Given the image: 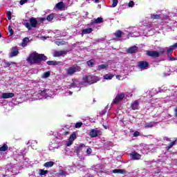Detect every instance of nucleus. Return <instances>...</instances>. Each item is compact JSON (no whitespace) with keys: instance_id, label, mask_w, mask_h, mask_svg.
I'll return each mask as SVG.
<instances>
[{"instance_id":"46","label":"nucleus","mask_w":177,"mask_h":177,"mask_svg":"<svg viewBox=\"0 0 177 177\" xmlns=\"http://www.w3.org/2000/svg\"><path fill=\"white\" fill-rule=\"evenodd\" d=\"M7 17L8 20H12V12L10 11L7 12Z\"/></svg>"},{"instance_id":"14","label":"nucleus","mask_w":177,"mask_h":177,"mask_svg":"<svg viewBox=\"0 0 177 177\" xmlns=\"http://www.w3.org/2000/svg\"><path fill=\"white\" fill-rule=\"evenodd\" d=\"M19 55V48L17 46L12 47L11 48V53H10V57H15Z\"/></svg>"},{"instance_id":"61","label":"nucleus","mask_w":177,"mask_h":177,"mask_svg":"<svg viewBox=\"0 0 177 177\" xmlns=\"http://www.w3.org/2000/svg\"><path fill=\"white\" fill-rule=\"evenodd\" d=\"M46 38H48V37H41V39H46Z\"/></svg>"},{"instance_id":"36","label":"nucleus","mask_w":177,"mask_h":177,"mask_svg":"<svg viewBox=\"0 0 177 177\" xmlns=\"http://www.w3.org/2000/svg\"><path fill=\"white\" fill-rule=\"evenodd\" d=\"M112 172L113 174H125V171L124 170H123V169H113L112 171Z\"/></svg>"},{"instance_id":"2","label":"nucleus","mask_w":177,"mask_h":177,"mask_svg":"<svg viewBox=\"0 0 177 177\" xmlns=\"http://www.w3.org/2000/svg\"><path fill=\"white\" fill-rule=\"evenodd\" d=\"M55 93L49 89L39 90L33 94V99L35 100H41V99H49L53 97Z\"/></svg>"},{"instance_id":"51","label":"nucleus","mask_w":177,"mask_h":177,"mask_svg":"<svg viewBox=\"0 0 177 177\" xmlns=\"http://www.w3.org/2000/svg\"><path fill=\"white\" fill-rule=\"evenodd\" d=\"M28 2V0H21L19 1L20 5H24V3H27Z\"/></svg>"},{"instance_id":"49","label":"nucleus","mask_w":177,"mask_h":177,"mask_svg":"<svg viewBox=\"0 0 177 177\" xmlns=\"http://www.w3.org/2000/svg\"><path fill=\"white\" fill-rule=\"evenodd\" d=\"M106 113H107V108H106V109H104V110H102V111L100 112V115H104V114H106Z\"/></svg>"},{"instance_id":"64","label":"nucleus","mask_w":177,"mask_h":177,"mask_svg":"<svg viewBox=\"0 0 177 177\" xmlns=\"http://www.w3.org/2000/svg\"><path fill=\"white\" fill-rule=\"evenodd\" d=\"M69 95H73V92L69 91Z\"/></svg>"},{"instance_id":"17","label":"nucleus","mask_w":177,"mask_h":177,"mask_svg":"<svg viewBox=\"0 0 177 177\" xmlns=\"http://www.w3.org/2000/svg\"><path fill=\"white\" fill-rule=\"evenodd\" d=\"M66 55H67V51L66 50L55 51L53 53L54 57H60V56H64Z\"/></svg>"},{"instance_id":"25","label":"nucleus","mask_w":177,"mask_h":177,"mask_svg":"<svg viewBox=\"0 0 177 177\" xmlns=\"http://www.w3.org/2000/svg\"><path fill=\"white\" fill-rule=\"evenodd\" d=\"M48 174H49V171L48 170L39 169V175H40V176H46Z\"/></svg>"},{"instance_id":"13","label":"nucleus","mask_w":177,"mask_h":177,"mask_svg":"<svg viewBox=\"0 0 177 177\" xmlns=\"http://www.w3.org/2000/svg\"><path fill=\"white\" fill-rule=\"evenodd\" d=\"M138 68H140L141 70H146L147 67H149V63H147V62L141 61L138 62Z\"/></svg>"},{"instance_id":"26","label":"nucleus","mask_w":177,"mask_h":177,"mask_svg":"<svg viewBox=\"0 0 177 177\" xmlns=\"http://www.w3.org/2000/svg\"><path fill=\"white\" fill-rule=\"evenodd\" d=\"M54 43L57 45L58 46H60L62 45H66V41L62 39H57L54 41Z\"/></svg>"},{"instance_id":"4","label":"nucleus","mask_w":177,"mask_h":177,"mask_svg":"<svg viewBox=\"0 0 177 177\" xmlns=\"http://www.w3.org/2000/svg\"><path fill=\"white\" fill-rule=\"evenodd\" d=\"M37 24H38L37 19L32 17L29 19V22H25L24 26L28 30H31V28H35Z\"/></svg>"},{"instance_id":"11","label":"nucleus","mask_w":177,"mask_h":177,"mask_svg":"<svg viewBox=\"0 0 177 177\" xmlns=\"http://www.w3.org/2000/svg\"><path fill=\"white\" fill-rule=\"evenodd\" d=\"M100 23H103V18L98 17L97 19H93L88 26V27H93V24H100Z\"/></svg>"},{"instance_id":"12","label":"nucleus","mask_w":177,"mask_h":177,"mask_svg":"<svg viewBox=\"0 0 177 177\" xmlns=\"http://www.w3.org/2000/svg\"><path fill=\"white\" fill-rule=\"evenodd\" d=\"M164 15L163 13L156 12L154 14L151 15V19L153 20H158V19H164Z\"/></svg>"},{"instance_id":"9","label":"nucleus","mask_w":177,"mask_h":177,"mask_svg":"<svg viewBox=\"0 0 177 177\" xmlns=\"http://www.w3.org/2000/svg\"><path fill=\"white\" fill-rule=\"evenodd\" d=\"M124 97H125V94L124 93H118L115 98L113 100V104H118V103H120V102H121Z\"/></svg>"},{"instance_id":"41","label":"nucleus","mask_w":177,"mask_h":177,"mask_svg":"<svg viewBox=\"0 0 177 177\" xmlns=\"http://www.w3.org/2000/svg\"><path fill=\"white\" fill-rule=\"evenodd\" d=\"M175 145H176V140L173 141L172 142H171L168 147H167V149L169 150V149H171L173 146H175Z\"/></svg>"},{"instance_id":"40","label":"nucleus","mask_w":177,"mask_h":177,"mask_svg":"<svg viewBox=\"0 0 177 177\" xmlns=\"http://www.w3.org/2000/svg\"><path fill=\"white\" fill-rule=\"evenodd\" d=\"M153 127H154V123L153 122L146 123L145 124V128H153Z\"/></svg>"},{"instance_id":"47","label":"nucleus","mask_w":177,"mask_h":177,"mask_svg":"<svg viewBox=\"0 0 177 177\" xmlns=\"http://www.w3.org/2000/svg\"><path fill=\"white\" fill-rule=\"evenodd\" d=\"M177 26V22L175 21L173 24H170V28H174L175 27Z\"/></svg>"},{"instance_id":"8","label":"nucleus","mask_w":177,"mask_h":177,"mask_svg":"<svg viewBox=\"0 0 177 177\" xmlns=\"http://www.w3.org/2000/svg\"><path fill=\"white\" fill-rule=\"evenodd\" d=\"M164 51H154V50H147V55L151 56V57H158L160 55H162Z\"/></svg>"},{"instance_id":"16","label":"nucleus","mask_w":177,"mask_h":177,"mask_svg":"<svg viewBox=\"0 0 177 177\" xmlns=\"http://www.w3.org/2000/svg\"><path fill=\"white\" fill-rule=\"evenodd\" d=\"M38 145V141L30 140L28 142L27 145L30 146L33 150H37V145Z\"/></svg>"},{"instance_id":"29","label":"nucleus","mask_w":177,"mask_h":177,"mask_svg":"<svg viewBox=\"0 0 177 177\" xmlns=\"http://www.w3.org/2000/svg\"><path fill=\"white\" fill-rule=\"evenodd\" d=\"M129 35H131V37H140L142 32H130Z\"/></svg>"},{"instance_id":"3","label":"nucleus","mask_w":177,"mask_h":177,"mask_svg":"<svg viewBox=\"0 0 177 177\" xmlns=\"http://www.w3.org/2000/svg\"><path fill=\"white\" fill-rule=\"evenodd\" d=\"M99 81V78L95 75L84 76L83 77V82L84 84H95Z\"/></svg>"},{"instance_id":"53","label":"nucleus","mask_w":177,"mask_h":177,"mask_svg":"<svg viewBox=\"0 0 177 177\" xmlns=\"http://www.w3.org/2000/svg\"><path fill=\"white\" fill-rule=\"evenodd\" d=\"M6 64L9 67V66H12V64H15V62H6Z\"/></svg>"},{"instance_id":"54","label":"nucleus","mask_w":177,"mask_h":177,"mask_svg":"<svg viewBox=\"0 0 177 177\" xmlns=\"http://www.w3.org/2000/svg\"><path fill=\"white\" fill-rule=\"evenodd\" d=\"M167 91V88L165 87H161L160 92H165Z\"/></svg>"},{"instance_id":"59","label":"nucleus","mask_w":177,"mask_h":177,"mask_svg":"<svg viewBox=\"0 0 177 177\" xmlns=\"http://www.w3.org/2000/svg\"><path fill=\"white\" fill-rule=\"evenodd\" d=\"M175 115H176V117H177V108L175 109Z\"/></svg>"},{"instance_id":"56","label":"nucleus","mask_w":177,"mask_h":177,"mask_svg":"<svg viewBox=\"0 0 177 177\" xmlns=\"http://www.w3.org/2000/svg\"><path fill=\"white\" fill-rule=\"evenodd\" d=\"M95 3H99L100 2V0H93Z\"/></svg>"},{"instance_id":"45","label":"nucleus","mask_w":177,"mask_h":177,"mask_svg":"<svg viewBox=\"0 0 177 177\" xmlns=\"http://www.w3.org/2000/svg\"><path fill=\"white\" fill-rule=\"evenodd\" d=\"M81 127H82V122H77L75 124V128H81Z\"/></svg>"},{"instance_id":"57","label":"nucleus","mask_w":177,"mask_h":177,"mask_svg":"<svg viewBox=\"0 0 177 177\" xmlns=\"http://www.w3.org/2000/svg\"><path fill=\"white\" fill-rule=\"evenodd\" d=\"M165 140H167V142H171V139L168 138H165Z\"/></svg>"},{"instance_id":"5","label":"nucleus","mask_w":177,"mask_h":177,"mask_svg":"<svg viewBox=\"0 0 177 177\" xmlns=\"http://www.w3.org/2000/svg\"><path fill=\"white\" fill-rule=\"evenodd\" d=\"M79 71H81V67L77 65L72 66L66 69L67 75H74L75 73H78Z\"/></svg>"},{"instance_id":"27","label":"nucleus","mask_w":177,"mask_h":177,"mask_svg":"<svg viewBox=\"0 0 177 177\" xmlns=\"http://www.w3.org/2000/svg\"><path fill=\"white\" fill-rule=\"evenodd\" d=\"M92 31H93V29H92V28L83 29L82 31V35H84L85 34H91V32H92Z\"/></svg>"},{"instance_id":"15","label":"nucleus","mask_w":177,"mask_h":177,"mask_svg":"<svg viewBox=\"0 0 177 177\" xmlns=\"http://www.w3.org/2000/svg\"><path fill=\"white\" fill-rule=\"evenodd\" d=\"M12 97H15L13 93H3L1 95V99H10Z\"/></svg>"},{"instance_id":"43","label":"nucleus","mask_w":177,"mask_h":177,"mask_svg":"<svg viewBox=\"0 0 177 177\" xmlns=\"http://www.w3.org/2000/svg\"><path fill=\"white\" fill-rule=\"evenodd\" d=\"M118 5V0H112V6L111 8H115Z\"/></svg>"},{"instance_id":"39","label":"nucleus","mask_w":177,"mask_h":177,"mask_svg":"<svg viewBox=\"0 0 177 177\" xmlns=\"http://www.w3.org/2000/svg\"><path fill=\"white\" fill-rule=\"evenodd\" d=\"M95 62L94 59H91L87 62V65L88 66V67H93V66H95Z\"/></svg>"},{"instance_id":"35","label":"nucleus","mask_w":177,"mask_h":177,"mask_svg":"<svg viewBox=\"0 0 177 177\" xmlns=\"http://www.w3.org/2000/svg\"><path fill=\"white\" fill-rule=\"evenodd\" d=\"M107 67H109V65L108 64H101V65H99L97 66V70H99V71H100V70H104L106 69Z\"/></svg>"},{"instance_id":"21","label":"nucleus","mask_w":177,"mask_h":177,"mask_svg":"<svg viewBox=\"0 0 177 177\" xmlns=\"http://www.w3.org/2000/svg\"><path fill=\"white\" fill-rule=\"evenodd\" d=\"M81 83L77 80H73V83L69 86V88H80Z\"/></svg>"},{"instance_id":"31","label":"nucleus","mask_w":177,"mask_h":177,"mask_svg":"<svg viewBox=\"0 0 177 177\" xmlns=\"http://www.w3.org/2000/svg\"><path fill=\"white\" fill-rule=\"evenodd\" d=\"M49 77H50V71L44 72L41 75V78H43V80H45L46 78H49Z\"/></svg>"},{"instance_id":"32","label":"nucleus","mask_w":177,"mask_h":177,"mask_svg":"<svg viewBox=\"0 0 177 177\" xmlns=\"http://www.w3.org/2000/svg\"><path fill=\"white\" fill-rule=\"evenodd\" d=\"M175 48H177V43L174 44V46H170L167 49V54L169 55L171 53V52H172L174 50V49H175Z\"/></svg>"},{"instance_id":"33","label":"nucleus","mask_w":177,"mask_h":177,"mask_svg":"<svg viewBox=\"0 0 177 177\" xmlns=\"http://www.w3.org/2000/svg\"><path fill=\"white\" fill-rule=\"evenodd\" d=\"M9 147H8V145L4 144L3 145H0V151H6Z\"/></svg>"},{"instance_id":"55","label":"nucleus","mask_w":177,"mask_h":177,"mask_svg":"<svg viewBox=\"0 0 177 177\" xmlns=\"http://www.w3.org/2000/svg\"><path fill=\"white\" fill-rule=\"evenodd\" d=\"M122 77V76H121V75H116L117 80H121Z\"/></svg>"},{"instance_id":"6","label":"nucleus","mask_w":177,"mask_h":177,"mask_svg":"<svg viewBox=\"0 0 177 177\" xmlns=\"http://www.w3.org/2000/svg\"><path fill=\"white\" fill-rule=\"evenodd\" d=\"M70 174H73V169L71 167H66L64 170H59V175L61 176H67V175H70Z\"/></svg>"},{"instance_id":"48","label":"nucleus","mask_w":177,"mask_h":177,"mask_svg":"<svg viewBox=\"0 0 177 177\" xmlns=\"http://www.w3.org/2000/svg\"><path fill=\"white\" fill-rule=\"evenodd\" d=\"M8 32H10V35H13V29L12 28V26L8 27Z\"/></svg>"},{"instance_id":"10","label":"nucleus","mask_w":177,"mask_h":177,"mask_svg":"<svg viewBox=\"0 0 177 177\" xmlns=\"http://www.w3.org/2000/svg\"><path fill=\"white\" fill-rule=\"evenodd\" d=\"M9 167L8 175H17L19 174V169L16 166L12 167L10 165Z\"/></svg>"},{"instance_id":"22","label":"nucleus","mask_w":177,"mask_h":177,"mask_svg":"<svg viewBox=\"0 0 177 177\" xmlns=\"http://www.w3.org/2000/svg\"><path fill=\"white\" fill-rule=\"evenodd\" d=\"M131 107L133 110H138L139 109V101L136 100L131 104Z\"/></svg>"},{"instance_id":"58","label":"nucleus","mask_w":177,"mask_h":177,"mask_svg":"<svg viewBox=\"0 0 177 177\" xmlns=\"http://www.w3.org/2000/svg\"><path fill=\"white\" fill-rule=\"evenodd\" d=\"M6 44H9L10 42V40L9 39H6Z\"/></svg>"},{"instance_id":"44","label":"nucleus","mask_w":177,"mask_h":177,"mask_svg":"<svg viewBox=\"0 0 177 177\" xmlns=\"http://www.w3.org/2000/svg\"><path fill=\"white\" fill-rule=\"evenodd\" d=\"M129 8H133L135 6V2L130 1L128 3Z\"/></svg>"},{"instance_id":"38","label":"nucleus","mask_w":177,"mask_h":177,"mask_svg":"<svg viewBox=\"0 0 177 177\" xmlns=\"http://www.w3.org/2000/svg\"><path fill=\"white\" fill-rule=\"evenodd\" d=\"M122 35H124V33H122L121 30H118L115 32V37H116V38H121Z\"/></svg>"},{"instance_id":"52","label":"nucleus","mask_w":177,"mask_h":177,"mask_svg":"<svg viewBox=\"0 0 177 177\" xmlns=\"http://www.w3.org/2000/svg\"><path fill=\"white\" fill-rule=\"evenodd\" d=\"M140 135V133H139V131H136L133 133L134 138H136V137L139 136Z\"/></svg>"},{"instance_id":"42","label":"nucleus","mask_w":177,"mask_h":177,"mask_svg":"<svg viewBox=\"0 0 177 177\" xmlns=\"http://www.w3.org/2000/svg\"><path fill=\"white\" fill-rule=\"evenodd\" d=\"M55 17V15L53 14H50L47 17H46V20H48V21H52L53 19Z\"/></svg>"},{"instance_id":"19","label":"nucleus","mask_w":177,"mask_h":177,"mask_svg":"<svg viewBox=\"0 0 177 177\" xmlns=\"http://www.w3.org/2000/svg\"><path fill=\"white\" fill-rule=\"evenodd\" d=\"M131 160H140L142 156L136 151L131 152L130 153Z\"/></svg>"},{"instance_id":"23","label":"nucleus","mask_w":177,"mask_h":177,"mask_svg":"<svg viewBox=\"0 0 177 177\" xmlns=\"http://www.w3.org/2000/svg\"><path fill=\"white\" fill-rule=\"evenodd\" d=\"M55 8L59 10H63L65 8L64 3L62 1L59 2L56 4Z\"/></svg>"},{"instance_id":"18","label":"nucleus","mask_w":177,"mask_h":177,"mask_svg":"<svg viewBox=\"0 0 177 177\" xmlns=\"http://www.w3.org/2000/svg\"><path fill=\"white\" fill-rule=\"evenodd\" d=\"M98 135H100V131L96 129H91L90 131L89 136H91V138H96Z\"/></svg>"},{"instance_id":"37","label":"nucleus","mask_w":177,"mask_h":177,"mask_svg":"<svg viewBox=\"0 0 177 177\" xmlns=\"http://www.w3.org/2000/svg\"><path fill=\"white\" fill-rule=\"evenodd\" d=\"M47 64L48 66H57V64H59V62L56 61H48Z\"/></svg>"},{"instance_id":"20","label":"nucleus","mask_w":177,"mask_h":177,"mask_svg":"<svg viewBox=\"0 0 177 177\" xmlns=\"http://www.w3.org/2000/svg\"><path fill=\"white\" fill-rule=\"evenodd\" d=\"M85 147V145L80 144L77 148L75 149V152L77 153V156H80V153L83 151Z\"/></svg>"},{"instance_id":"1","label":"nucleus","mask_w":177,"mask_h":177,"mask_svg":"<svg viewBox=\"0 0 177 177\" xmlns=\"http://www.w3.org/2000/svg\"><path fill=\"white\" fill-rule=\"evenodd\" d=\"M48 60V57L44 54H38L37 52L31 53L27 59L28 63L30 64H39L41 62Z\"/></svg>"},{"instance_id":"60","label":"nucleus","mask_w":177,"mask_h":177,"mask_svg":"<svg viewBox=\"0 0 177 177\" xmlns=\"http://www.w3.org/2000/svg\"><path fill=\"white\" fill-rule=\"evenodd\" d=\"M64 135H68V131H65V132L64 133Z\"/></svg>"},{"instance_id":"7","label":"nucleus","mask_w":177,"mask_h":177,"mask_svg":"<svg viewBox=\"0 0 177 177\" xmlns=\"http://www.w3.org/2000/svg\"><path fill=\"white\" fill-rule=\"evenodd\" d=\"M77 139V133L73 132L69 137V139L66 142V145L68 147L71 146L73 143H74V141Z\"/></svg>"},{"instance_id":"63","label":"nucleus","mask_w":177,"mask_h":177,"mask_svg":"<svg viewBox=\"0 0 177 177\" xmlns=\"http://www.w3.org/2000/svg\"><path fill=\"white\" fill-rule=\"evenodd\" d=\"M41 21H44L45 20V18H41Z\"/></svg>"},{"instance_id":"24","label":"nucleus","mask_w":177,"mask_h":177,"mask_svg":"<svg viewBox=\"0 0 177 177\" xmlns=\"http://www.w3.org/2000/svg\"><path fill=\"white\" fill-rule=\"evenodd\" d=\"M136 52H138V46H133L132 47H130L127 50L128 53H136Z\"/></svg>"},{"instance_id":"62","label":"nucleus","mask_w":177,"mask_h":177,"mask_svg":"<svg viewBox=\"0 0 177 177\" xmlns=\"http://www.w3.org/2000/svg\"><path fill=\"white\" fill-rule=\"evenodd\" d=\"M132 31H137V29H136V28H133V30H132Z\"/></svg>"},{"instance_id":"30","label":"nucleus","mask_w":177,"mask_h":177,"mask_svg":"<svg viewBox=\"0 0 177 177\" xmlns=\"http://www.w3.org/2000/svg\"><path fill=\"white\" fill-rule=\"evenodd\" d=\"M30 41V39H28V37H25L23 40H22V44H21V47L22 48H26V46H27V43Z\"/></svg>"},{"instance_id":"34","label":"nucleus","mask_w":177,"mask_h":177,"mask_svg":"<svg viewBox=\"0 0 177 177\" xmlns=\"http://www.w3.org/2000/svg\"><path fill=\"white\" fill-rule=\"evenodd\" d=\"M113 77H114V75L108 73L104 75V80H113Z\"/></svg>"},{"instance_id":"50","label":"nucleus","mask_w":177,"mask_h":177,"mask_svg":"<svg viewBox=\"0 0 177 177\" xmlns=\"http://www.w3.org/2000/svg\"><path fill=\"white\" fill-rule=\"evenodd\" d=\"M92 153V149H91L90 147L87 148L86 149V154H91Z\"/></svg>"},{"instance_id":"28","label":"nucleus","mask_w":177,"mask_h":177,"mask_svg":"<svg viewBox=\"0 0 177 177\" xmlns=\"http://www.w3.org/2000/svg\"><path fill=\"white\" fill-rule=\"evenodd\" d=\"M53 165H55V162L53 161L47 162L44 164V167L46 168H52Z\"/></svg>"}]
</instances>
